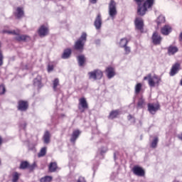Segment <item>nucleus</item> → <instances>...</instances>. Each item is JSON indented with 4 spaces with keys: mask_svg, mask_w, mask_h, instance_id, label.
Listing matches in <instances>:
<instances>
[{
    "mask_svg": "<svg viewBox=\"0 0 182 182\" xmlns=\"http://www.w3.org/2000/svg\"><path fill=\"white\" fill-rule=\"evenodd\" d=\"M179 70H180V64L176 63L175 65H173L169 73L170 76H174L176 73H178Z\"/></svg>",
    "mask_w": 182,
    "mask_h": 182,
    "instance_id": "2eb2a0df",
    "label": "nucleus"
},
{
    "mask_svg": "<svg viewBox=\"0 0 182 182\" xmlns=\"http://www.w3.org/2000/svg\"><path fill=\"white\" fill-rule=\"evenodd\" d=\"M135 26L136 29L141 31V29H143V26H144V22L143 21V18L140 17H136L135 19Z\"/></svg>",
    "mask_w": 182,
    "mask_h": 182,
    "instance_id": "ddd939ff",
    "label": "nucleus"
},
{
    "mask_svg": "<svg viewBox=\"0 0 182 182\" xmlns=\"http://www.w3.org/2000/svg\"><path fill=\"white\" fill-rule=\"evenodd\" d=\"M14 15L18 19H20V18H22V16H23V9L21 7H18L16 9V12L14 13Z\"/></svg>",
    "mask_w": 182,
    "mask_h": 182,
    "instance_id": "4be33fe9",
    "label": "nucleus"
},
{
    "mask_svg": "<svg viewBox=\"0 0 182 182\" xmlns=\"http://www.w3.org/2000/svg\"><path fill=\"white\" fill-rule=\"evenodd\" d=\"M143 105H144V100L143 98H141L138 101V107H143Z\"/></svg>",
    "mask_w": 182,
    "mask_h": 182,
    "instance_id": "4c0bfd02",
    "label": "nucleus"
},
{
    "mask_svg": "<svg viewBox=\"0 0 182 182\" xmlns=\"http://www.w3.org/2000/svg\"><path fill=\"white\" fill-rule=\"evenodd\" d=\"M52 176H45V177H43L40 179V181L41 182H50L52 181Z\"/></svg>",
    "mask_w": 182,
    "mask_h": 182,
    "instance_id": "2f4dec72",
    "label": "nucleus"
},
{
    "mask_svg": "<svg viewBox=\"0 0 182 182\" xmlns=\"http://www.w3.org/2000/svg\"><path fill=\"white\" fill-rule=\"evenodd\" d=\"M6 92V89L5 88V85H0V95H5Z\"/></svg>",
    "mask_w": 182,
    "mask_h": 182,
    "instance_id": "e433bc0d",
    "label": "nucleus"
},
{
    "mask_svg": "<svg viewBox=\"0 0 182 182\" xmlns=\"http://www.w3.org/2000/svg\"><path fill=\"white\" fill-rule=\"evenodd\" d=\"M4 33L16 35L15 39L16 41H18V42H29V41H31V37H29V36L21 35L19 34V31H6Z\"/></svg>",
    "mask_w": 182,
    "mask_h": 182,
    "instance_id": "7ed1b4c3",
    "label": "nucleus"
},
{
    "mask_svg": "<svg viewBox=\"0 0 182 182\" xmlns=\"http://www.w3.org/2000/svg\"><path fill=\"white\" fill-rule=\"evenodd\" d=\"M108 14L110 18L113 20L117 15V7L114 0H111L108 5Z\"/></svg>",
    "mask_w": 182,
    "mask_h": 182,
    "instance_id": "39448f33",
    "label": "nucleus"
},
{
    "mask_svg": "<svg viewBox=\"0 0 182 182\" xmlns=\"http://www.w3.org/2000/svg\"><path fill=\"white\" fill-rule=\"evenodd\" d=\"M86 41H87V34L86 33H82L80 38L75 43V49L82 52V50H83L85 43H86Z\"/></svg>",
    "mask_w": 182,
    "mask_h": 182,
    "instance_id": "20e7f679",
    "label": "nucleus"
},
{
    "mask_svg": "<svg viewBox=\"0 0 182 182\" xmlns=\"http://www.w3.org/2000/svg\"><path fill=\"white\" fill-rule=\"evenodd\" d=\"M119 110H114L110 112L109 118V119H114L119 116Z\"/></svg>",
    "mask_w": 182,
    "mask_h": 182,
    "instance_id": "c756f323",
    "label": "nucleus"
},
{
    "mask_svg": "<svg viewBox=\"0 0 182 182\" xmlns=\"http://www.w3.org/2000/svg\"><path fill=\"white\" fill-rule=\"evenodd\" d=\"M90 2H91V4H96V2H97V0H90Z\"/></svg>",
    "mask_w": 182,
    "mask_h": 182,
    "instance_id": "49530a36",
    "label": "nucleus"
},
{
    "mask_svg": "<svg viewBox=\"0 0 182 182\" xmlns=\"http://www.w3.org/2000/svg\"><path fill=\"white\" fill-rule=\"evenodd\" d=\"M4 65V55H2V51H0V66Z\"/></svg>",
    "mask_w": 182,
    "mask_h": 182,
    "instance_id": "ea45409f",
    "label": "nucleus"
},
{
    "mask_svg": "<svg viewBox=\"0 0 182 182\" xmlns=\"http://www.w3.org/2000/svg\"><path fill=\"white\" fill-rule=\"evenodd\" d=\"M58 168V164L56 162H51L49 166V171L50 173H55Z\"/></svg>",
    "mask_w": 182,
    "mask_h": 182,
    "instance_id": "a878e982",
    "label": "nucleus"
},
{
    "mask_svg": "<svg viewBox=\"0 0 182 182\" xmlns=\"http://www.w3.org/2000/svg\"><path fill=\"white\" fill-rule=\"evenodd\" d=\"M160 109V105L156 104H148V111L151 114H156V112Z\"/></svg>",
    "mask_w": 182,
    "mask_h": 182,
    "instance_id": "6e6552de",
    "label": "nucleus"
},
{
    "mask_svg": "<svg viewBox=\"0 0 182 182\" xmlns=\"http://www.w3.org/2000/svg\"><path fill=\"white\" fill-rule=\"evenodd\" d=\"M135 2H136L137 5L141 4V2H143V0H134Z\"/></svg>",
    "mask_w": 182,
    "mask_h": 182,
    "instance_id": "c03bdc74",
    "label": "nucleus"
},
{
    "mask_svg": "<svg viewBox=\"0 0 182 182\" xmlns=\"http://www.w3.org/2000/svg\"><path fill=\"white\" fill-rule=\"evenodd\" d=\"M154 5V0H146L143 4H138L137 14L139 16H144L148 9Z\"/></svg>",
    "mask_w": 182,
    "mask_h": 182,
    "instance_id": "f257e3e1",
    "label": "nucleus"
},
{
    "mask_svg": "<svg viewBox=\"0 0 182 182\" xmlns=\"http://www.w3.org/2000/svg\"><path fill=\"white\" fill-rule=\"evenodd\" d=\"M62 116H65V114H63Z\"/></svg>",
    "mask_w": 182,
    "mask_h": 182,
    "instance_id": "603ef678",
    "label": "nucleus"
},
{
    "mask_svg": "<svg viewBox=\"0 0 182 182\" xmlns=\"http://www.w3.org/2000/svg\"><path fill=\"white\" fill-rule=\"evenodd\" d=\"M58 86H59V79L55 78L53 81V90H56Z\"/></svg>",
    "mask_w": 182,
    "mask_h": 182,
    "instance_id": "c9c22d12",
    "label": "nucleus"
},
{
    "mask_svg": "<svg viewBox=\"0 0 182 182\" xmlns=\"http://www.w3.org/2000/svg\"><path fill=\"white\" fill-rule=\"evenodd\" d=\"M28 166L29 163H28V161H23L21 163L20 168H21L22 170H25V168H28Z\"/></svg>",
    "mask_w": 182,
    "mask_h": 182,
    "instance_id": "473e14b6",
    "label": "nucleus"
},
{
    "mask_svg": "<svg viewBox=\"0 0 182 182\" xmlns=\"http://www.w3.org/2000/svg\"><path fill=\"white\" fill-rule=\"evenodd\" d=\"M52 70H53V65H48V72H52Z\"/></svg>",
    "mask_w": 182,
    "mask_h": 182,
    "instance_id": "37998d69",
    "label": "nucleus"
},
{
    "mask_svg": "<svg viewBox=\"0 0 182 182\" xmlns=\"http://www.w3.org/2000/svg\"><path fill=\"white\" fill-rule=\"evenodd\" d=\"M89 107V105H87V101H86V98L82 97L79 100V105H78V109L81 112V113H83L86 109Z\"/></svg>",
    "mask_w": 182,
    "mask_h": 182,
    "instance_id": "0eeeda50",
    "label": "nucleus"
},
{
    "mask_svg": "<svg viewBox=\"0 0 182 182\" xmlns=\"http://www.w3.org/2000/svg\"><path fill=\"white\" fill-rule=\"evenodd\" d=\"M72 55V50L70 48H67L64 50V52L61 56L62 59H69Z\"/></svg>",
    "mask_w": 182,
    "mask_h": 182,
    "instance_id": "aec40b11",
    "label": "nucleus"
},
{
    "mask_svg": "<svg viewBox=\"0 0 182 182\" xmlns=\"http://www.w3.org/2000/svg\"><path fill=\"white\" fill-rule=\"evenodd\" d=\"M35 167H36V164H33L32 165H29L28 164V168L30 169V170H33V168H35Z\"/></svg>",
    "mask_w": 182,
    "mask_h": 182,
    "instance_id": "79ce46f5",
    "label": "nucleus"
},
{
    "mask_svg": "<svg viewBox=\"0 0 182 182\" xmlns=\"http://www.w3.org/2000/svg\"><path fill=\"white\" fill-rule=\"evenodd\" d=\"M114 157H116V154H114Z\"/></svg>",
    "mask_w": 182,
    "mask_h": 182,
    "instance_id": "3c124183",
    "label": "nucleus"
},
{
    "mask_svg": "<svg viewBox=\"0 0 182 182\" xmlns=\"http://www.w3.org/2000/svg\"><path fill=\"white\" fill-rule=\"evenodd\" d=\"M42 77L41 75H38L36 78L34 79L33 85L34 86H37V87H42Z\"/></svg>",
    "mask_w": 182,
    "mask_h": 182,
    "instance_id": "5701e85b",
    "label": "nucleus"
},
{
    "mask_svg": "<svg viewBox=\"0 0 182 182\" xmlns=\"http://www.w3.org/2000/svg\"><path fill=\"white\" fill-rule=\"evenodd\" d=\"M132 171L135 176H138L139 177H143L145 174L143 168L139 166H134L132 168Z\"/></svg>",
    "mask_w": 182,
    "mask_h": 182,
    "instance_id": "9d476101",
    "label": "nucleus"
},
{
    "mask_svg": "<svg viewBox=\"0 0 182 182\" xmlns=\"http://www.w3.org/2000/svg\"><path fill=\"white\" fill-rule=\"evenodd\" d=\"M141 90V83H138L135 86V93L139 94L140 93V91Z\"/></svg>",
    "mask_w": 182,
    "mask_h": 182,
    "instance_id": "f704fd0d",
    "label": "nucleus"
},
{
    "mask_svg": "<svg viewBox=\"0 0 182 182\" xmlns=\"http://www.w3.org/2000/svg\"><path fill=\"white\" fill-rule=\"evenodd\" d=\"M144 80H148V85L150 87H156V86L160 85L161 78L159 75H154L152 76L151 73H149L144 77Z\"/></svg>",
    "mask_w": 182,
    "mask_h": 182,
    "instance_id": "f03ea898",
    "label": "nucleus"
},
{
    "mask_svg": "<svg viewBox=\"0 0 182 182\" xmlns=\"http://www.w3.org/2000/svg\"><path fill=\"white\" fill-rule=\"evenodd\" d=\"M43 140L46 144H49V143L50 142V133H49L48 131H46L45 132L43 136Z\"/></svg>",
    "mask_w": 182,
    "mask_h": 182,
    "instance_id": "393cba45",
    "label": "nucleus"
},
{
    "mask_svg": "<svg viewBox=\"0 0 182 182\" xmlns=\"http://www.w3.org/2000/svg\"><path fill=\"white\" fill-rule=\"evenodd\" d=\"M79 66H83L85 62H86V57L83 55H80L77 58Z\"/></svg>",
    "mask_w": 182,
    "mask_h": 182,
    "instance_id": "b1692460",
    "label": "nucleus"
},
{
    "mask_svg": "<svg viewBox=\"0 0 182 182\" xmlns=\"http://www.w3.org/2000/svg\"><path fill=\"white\" fill-rule=\"evenodd\" d=\"M130 119H132V115L128 116V119L130 120Z\"/></svg>",
    "mask_w": 182,
    "mask_h": 182,
    "instance_id": "8fccbe9b",
    "label": "nucleus"
},
{
    "mask_svg": "<svg viewBox=\"0 0 182 182\" xmlns=\"http://www.w3.org/2000/svg\"><path fill=\"white\" fill-rule=\"evenodd\" d=\"M38 33L41 38H44L49 33V28L48 26L43 25L38 28Z\"/></svg>",
    "mask_w": 182,
    "mask_h": 182,
    "instance_id": "1a4fd4ad",
    "label": "nucleus"
},
{
    "mask_svg": "<svg viewBox=\"0 0 182 182\" xmlns=\"http://www.w3.org/2000/svg\"><path fill=\"white\" fill-rule=\"evenodd\" d=\"M128 43L129 41L127 40V38H124L120 40L119 45L120 48H124L125 46H127Z\"/></svg>",
    "mask_w": 182,
    "mask_h": 182,
    "instance_id": "bb28decb",
    "label": "nucleus"
},
{
    "mask_svg": "<svg viewBox=\"0 0 182 182\" xmlns=\"http://www.w3.org/2000/svg\"><path fill=\"white\" fill-rule=\"evenodd\" d=\"M164 22H166V18L162 15L159 16L156 19L158 26H160V24L164 23Z\"/></svg>",
    "mask_w": 182,
    "mask_h": 182,
    "instance_id": "c85d7f7f",
    "label": "nucleus"
},
{
    "mask_svg": "<svg viewBox=\"0 0 182 182\" xmlns=\"http://www.w3.org/2000/svg\"><path fill=\"white\" fill-rule=\"evenodd\" d=\"M95 43L97 44V43H100V40H97L96 41H95Z\"/></svg>",
    "mask_w": 182,
    "mask_h": 182,
    "instance_id": "09e8293b",
    "label": "nucleus"
},
{
    "mask_svg": "<svg viewBox=\"0 0 182 182\" xmlns=\"http://www.w3.org/2000/svg\"><path fill=\"white\" fill-rule=\"evenodd\" d=\"M106 73L108 79H112V77H114L116 75V73L114 72V68L112 67H108L106 69Z\"/></svg>",
    "mask_w": 182,
    "mask_h": 182,
    "instance_id": "dca6fc26",
    "label": "nucleus"
},
{
    "mask_svg": "<svg viewBox=\"0 0 182 182\" xmlns=\"http://www.w3.org/2000/svg\"><path fill=\"white\" fill-rule=\"evenodd\" d=\"M79 136H80V131L79 130L73 131L70 138L71 143H75V141L77 140V138L79 137Z\"/></svg>",
    "mask_w": 182,
    "mask_h": 182,
    "instance_id": "a211bd4d",
    "label": "nucleus"
},
{
    "mask_svg": "<svg viewBox=\"0 0 182 182\" xmlns=\"http://www.w3.org/2000/svg\"><path fill=\"white\" fill-rule=\"evenodd\" d=\"M46 154V147H43L41 149L40 152L38 153V157H43Z\"/></svg>",
    "mask_w": 182,
    "mask_h": 182,
    "instance_id": "72a5a7b5",
    "label": "nucleus"
},
{
    "mask_svg": "<svg viewBox=\"0 0 182 182\" xmlns=\"http://www.w3.org/2000/svg\"><path fill=\"white\" fill-rule=\"evenodd\" d=\"M161 36L157 32H154L152 35V42L154 45H160L162 41Z\"/></svg>",
    "mask_w": 182,
    "mask_h": 182,
    "instance_id": "9b49d317",
    "label": "nucleus"
},
{
    "mask_svg": "<svg viewBox=\"0 0 182 182\" xmlns=\"http://www.w3.org/2000/svg\"><path fill=\"white\" fill-rule=\"evenodd\" d=\"M124 48V52L126 55H129V53H130L131 52V49L130 47L125 46L124 47H123Z\"/></svg>",
    "mask_w": 182,
    "mask_h": 182,
    "instance_id": "58836bf2",
    "label": "nucleus"
},
{
    "mask_svg": "<svg viewBox=\"0 0 182 182\" xmlns=\"http://www.w3.org/2000/svg\"><path fill=\"white\" fill-rule=\"evenodd\" d=\"M94 26L96 29H100L102 28V15L100 14H97L94 22Z\"/></svg>",
    "mask_w": 182,
    "mask_h": 182,
    "instance_id": "4468645a",
    "label": "nucleus"
},
{
    "mask_svg": "<svg viewBox=\"0 0 182 182\" xmlns=\"http://www.w3.org/2000/svg\"><path fill=\"white\" fill-rule=\"evenodd\" d=\"M12 180L11 182H18V180H19V177H21V173L18 172H14L12 174Z\"/></svg>",
    "mask_w": 182,
    "mask_h": 182,
    "instance_id": "cd10ccee",
    "label": "nucleus"
},
{
    "mask_svg": "<svg viewBox=\"0 0 182 182\" xmlns=\"http://www.w3.org/2000/svg\"><path fill=\"white\" fill-rule=\"evenodd\" d=\"M161 32L162 35L167 36L171 32V27L168 25H166L161 28Z\"/></svg>",
    "mask_w": 182,
    "mask_h": 182,
    "instance_id": "412c9836",
    "label": "nucleus"
},
{
    "mask_svg": "<svg viewBox=\"0 0 182 182\" xmlns=\"http://www.w3.org/2000/svg\"><path fill=\"white\" fill-rule=\"evenodd\" d=\"M3 140H2V136H0V146H2V143H3Z\"/></svg>",
    "mask_w": 182,
    "mask_h": 182,
    "instance_id": "de8ad7c7",
    "label": "nucleus"
},
{
    "mask_svg": "<svg viewBox=\"0 0 182 182\" xmlns=\"http://www.w3.org/2000/svg\"><path fill=\"white\" fill-rule=\"evenodd\" d=\"M178 52V48L174 46H170L168 48V55L169 56H171L172 55H176Z\"/></svg>",
    "mask_w": 182,
    "mask_h": 182,
    "instance_id": "f3484780",
    "label": "nucleus"
},
{
    "mask_svg": "<svg viewBox=\"0 0 182 182\" xmlns=\"http://www.w3.org/2000/svg\"><path fill=\"white\" fill-rule=\"evenodd\" d=\"M88 76L90 80H100L103 77V72L99 69L94 70L88 73Z\"/></svg>",
    "mask_w": 182,
    "mask_h": 182,
    "instance_id": "423d86ee",
    "label": "nucleus"
},
{
    "mask_svg": "<svg viewBox=\"0 0 182 182\" xmlns=\"http://www.w3.org/2000/svg\"><path fill=\"white\" fill-rule=\"evenodd\" d=\"M28 102L20 100L18 101V109L20 110V112H26V110H28Z\"/></svg>",
    "mask_w": 182,
    "mask_h": 182,
    "instance_id": "f8f14e48",
    "label": "nucleus"
},
{
    "mask_svg": "<svg viewBox=\"0 0 182 182\" xmlns=\"http://www.w3.org/2000/svg\"><path fill=\"white\" fill-rule=\"evenodd\" d=\"M159 143V138L157 136L154 138V140L152 141L151 144V147L152 149H156L157 147V144Z\"/></svg>",
    "mask_w": 182,
    "mask_h": 182,
    "instance_id": "7c9ffc66",
    "label": "nucleus"
},
{
    "mask_svg": "<svg viewBox=\"0 0 182 182\" xmlns=\"http://www.w3.org/2000/svg\"><path fill=\"white\" fill-rule=\"evenodd\" d=\"M109 149H107V146H101L100 148L98 149L97 154V156H101L103 157L106 153H107V151Z\"/></svg>",
    "mask_w": 182,
    "mask_h": 182,
    "instance_id": "6ab92c4d",
    "label": "nucleus"
},
{
    "mask_svg": "<svg viewBox=\"0 0 182 182\" xmlns=\"http://www.w3.org/2000/svg\"><path fill=\"white\" fill-rule=\"evenodd\" d=\"M77 182H86V179H85V177L80 176Z\"/></svg>",
    "mask_w": 182,
    "mask_h": 182,
    "instance_id": "a19ab883",
    "label": "nucleus"
},
{
    "mask_svg": "<svg viewBox=\"0 0 182 182\" xmlns=\"http://www.w3.org/2000/svg\"><path fill=\"white\" fill-rule=\"evenodd\" d=\"M177 137H178V139H179V140H181V141H182V132L181 134H178Z\"/></svg>",
    "mask_w": 182,
    "mask_h": 182,
    "instance_id": "a18cd8bd",
    "label": "nucleus"
}]
</instances>
